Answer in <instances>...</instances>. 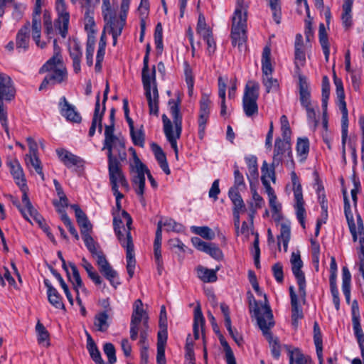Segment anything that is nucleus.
Masks as SVG:
<instances>
[{
    "label": "nucleus",
    "mask_w": 364,
    "mask_h": 364,
    "mask_svg": "<svg viewBox=\"0 0 364 364\" xmlns=\"http://www.w3.org/2000/svg\"><path fill=\"white\" fill-rule=\"evenodd\" d=\"M193 231L194 233L201 236L206 240H213L215 237L214 232L208 227H193Z\"/></svg>",
    "instance_id": "nucleus-59"
},
{
    "label": "nucleus",
    "mask_w": 364,
    "mask_h": 364,
    "mask_svg": "<svg viewBox=\"0 0 364 364\" xmlns=\"http://www.w3.org/2000/svg\"><path fill=\"white\" fill-rule=\"evenodd\" d=\"M47 62L41 68L39 73H48L42 81L39 90L46 87L48 84H60L67 78V71L62 62H52L48 66Z\"/></svg>",
    "instance_id": "nucleus-5"
},
{
    "label": "nucleus",
    "mask_w": 364,
    "mask_h": 364,
    "mask_svg": "<svg viewBox=\"0 0 364 364\" xmlns=\"http://www.w3.org/2000/svg\"><path fill=\"white\" fill-rule=\"evenodd\" d=\"M319 41L322 47L326 60H328L330 50L327 33L323 23H320L318 30Z\"/></svg>",
    "instance_id": "nucleus-43"
},
{
    "label": "nucleus",
    "mask_w": 364,
    "mask_h": 364,
    "mask_svg": "<svg viewBox=\"0 0 364 364\" xmlns=\"http://www.w3.org/2000/svg\"><path fill=\"white\" fill-rule=\"evenodd\" d=\"M25 161L27 166H32L36 170V173L41 176V178L44 180L41 162L38 156H33L32 155L26 154Z\"/></svg>",
    "instance_id": "nucleus-48"
},
{
    "label": "nucleus",
    "mask_w": 364,
    "mask_h": 364,
    "mask_svg": "<svg viewBox=\"0 0 364 364\" xmlns=\"http://www.w3.org/2000/svg\"><path fill=\"white\" fill-rule=\"evenodd\" d=\"M292 325L296 328L298 320L303 318L302 309L299 305V300L291 301Z\"/></svg>",
    "instance_id": "nucleus-53"
},
{
    "label": "nucleus",
    "mask_w": 364,
    "mask_h": 364,
    "mask_svg": "<svg viewBox=\"0 0 364 364\" xmlns=\"http://www.w3.org/2000/svg\"><path fill=\"white\" fill-rule=\"evenodd\" d=\"M247 299L250 311L251 314H253L252 316L256 318L259 327L266 328L264 323L273 319L272 311L269 305L266 295L264 294V303L263 304H261L260 306L251 291L247 292Z\"/></svg>",
    "instance_id": "nucleus-6"
},
{
    "label": "nucleus",
    "mask_w": 364,
    "mask_h": 364,
    "mask_svg": "<svg viewBox=\"0 0 364 364\" xmlns=\"http://www.w3.org/2000/svg\"><path fill=\"white\" fill-rule=\"evenodd\" d=\"M95 36H90L87 37L86 43V60L88 66L93 64V54L95 51Z\"/></svg>",
    "instance_id": "nucleus-52"
},
{
    "label": "nucleus",
    "mask_w": 364,
    "mask_h": 364,
    "mask_svg": "<svg viewBox=\"0 0 364 364\" xmlns=\"http://www.w3.org/2000/svg\"><path fill=\"white\" fill-rule=\"evenodd\" d=\"M112 214L114 215L113 227L114 232L121 245H124L127 242V232L128 229L127 230H125L122 219L118 218L114 212H113Z\"/></svg>",
    "instance_id": "nucleus-34"
},
{
    "label": "nucleus",
    "mask_w": 364,
    "mask_h": 364,
    "mask_svg": "<svg viewBox=\"0 0 364 364\" xmlns=\"http://www.w3.org/2000/svg\"><path fill=\"white\" fill-rule=\"evenodd\" d=\"M41 13V1L36 0L32 19V36L36 44L38 47L44 48L46 46V43L41 42L40 41L41 32V22L40 18Z\"/></svg>",
    "instance_id": "nucleus-14"
},
{
    "label": "nucleus",
    "mask_w": 364,
    "mask_h": 364,
    "mask_svg": "<svg viewBox=\"0 0 364 364\" xmlns=\"http://www.w3.org/2000/svg\"><path fill=\"white\" fill-rule=\"evenodd\" d=\"M245 161L247 164L249 175L247 178L251 182L252 179H257L259 176L257 160L255 156L251 155L245 157Z\"/></svg>",
    "instance_id": "nucleus-41"
},
{
    "label": "nucleus",
    "mask_w": 364,
    "mask_h": 364,
    "mask_svg": "<svg viewBox=\"0 0 364 364\" xmlns=\"http://www.w3.org/2000/svg\"><path fill=\"white\" fill-rule=\"evenodd\" d=\"M60 114L65 117L68 121L74 123H80L82 117L80 113L75 110V106L70 105L65 97H62L59 102Z\"/></svg>",
    "instance_id": "nucleus-21"
},
{
    "label": "nucleus",
    "mask_w": 364,
    "mask_h": 364,
    "mask_svg": "<svg viewBox=\"0 0 364 364\" xmlns=\"http://www.w3.org/2000/svg\"><path fill=\"white\" fill-rule=\"evenodd\" d=\"M104 19L107 21L106 26L109 28V33H113L114 32L115 36H120L125 23L120 20L115 15L110 14L108 17L107 14L104 13Z\"/></svg>",
    "instance_id": "nucleus-31"
},
{
    "label": "nucleus",
    "mask_w": 364,
    "mask_h": 364,
    "mask_svg": "<svg viewBox=\"0 0 364 364\" xmlns=\"http://www.w3.org/2000/svg\"><path fill=\"white\" fill-rule=\"evenodd\" d=\"M43 26L45 33L48 39H51L55 33V28L53 26L51 18L49 14L45 13L43 14Z\"/></svg>",
    "instance_id": "nucleus-60"
},
{
    "label": "nucleus",
    "mask_w": 364,
    "mask_h": 364,
    "mask_svg": "<svg viewBox=\"0 0 364 364\" xmlns=\"http://www.w3.org/2000/svg\"><path fill=\"white\" fill-rule=\"evenodd\" d=\"M234 185L229 190L242 191L245 188V183L242 173L240 171L239 166L237 163L234 166Z\"/></svg>",
    "instance_id": "nucleus-45"
},
{
    "label": "nucleus",
    "mask_w": 364,
    "mask_h": 364,
    "mask_svg": "<svg viewBox=\"0 0 364 364\" xmlns=\"http://www.w3.org/2000/svg\"><path fill=\"white\" fill-rule=\"evenodd\" d=\"M56 153L60 161L68 168H71L72 166H75L77 169L83 168L85 161L80 156L63 149H57Z\"/></svg>",
    "instance_id": "nucleus-20"
},
{
    "label": "nucleus",
    "mask_w": 364,
    "mask_h": 364,
    "mask_svg": "<svg viewBox=\"0 0 364 364\" xmlns=\"http://www.w3.org/2000/svg\"><path fill=\"white\" fill-rule=\"evenodd\" d=\"M103 350L108 359L107 364H114L117 361V357L114 345L111 343H105Z\"/></svg>",
    "instance_id": "nucleus-58"
},
{
    "label": "nucleus",
    "mask_w": 364,
    "mask_h": 364,
    "mask_svg": "<svg viewBox=\"0 0 364 364\" xmlns=\"http://www.w3.org/2000/svg\"><path fill=\"white\" fill-rule=\"evenodd\" d=\"M130 136L132 137L133 144L135 146H138L140 147L144 146L145 134L143 130L142 125L141 128L137 131H135L134 129L130 131Z\"/></svg>",
    "instance_id": "nucleus-55"
},
{
    "label": "nucleus",
    "mask_w": 364,
    "mask_h": 364,
    "mask_svg": "<svg viewBox=\"0 0 364 364\" xmlns=\"http://www.w3.org/2000/svg\"><path fill=\"white\" fill-rule=\"evenodd\" d=\"M291 270L296 279L299 286V293L301 299L304 301L306 296V279L301 267L303 262L299 253L292 252L291 256Z\"/></svg>",
    "instance_id": "nucleus-10"
},
{
    "label": "nucleus",
    "mask_w": 364,
    "mask_h": 364,
    "mask_svg": "<svg viewBox=\"0 0 364 364\" xmlns=\"http://www.w3.org/2000/svg\"><path fill=\"white\" fill-rule=\"evenodd\" d=\"M225 90L226 84L223 81L222 77L218 79V95L221 98V111L220 114L225 115L226 114V105H225Z\"/></svg>",
    "instance_id": "nucleus-57"
},
{
    "label": "nucleus",
    "mask_w": 364,
    "mask_h": 364,
    "mask_svg": "<svg viewBox=\"0 0 364 364\" xmlns=\"http://www.w3.org/2000/svg\"><path fill=\"white\" fill-rule=\"evenodd\" d=\"M44 284L48 289V299L50 304L56 309H65V306L63 303L62 297L57 289L52 286L48 279L44 280Z\"/></svg>",
    "instance_id": "nucleus-28"
},
{
    "label": "nucleus",
    "mask_w": 364,
    "mask_h": 364,
    "mask_svg": "<svg viewBox=\"0 0 364 364\" xmlns=\"http://www.w3.org/2000/svg\"><path fill=\"white\" fill-rule=\"evenodd\" d=\"M259 85L255 81H249L245 88L242 97V107L245 115L253 117L258 113L257 101L259 97Z\"/></svg>",
    "instance_id": "nucleus-7"
},
{
    "label": "nucleus",
    "mask_w": 364,
    "mask_h": 364,
    "mask_svg": "<svg viewBox=\"0 0 364 364\" xmlns=\"http://www.w3.org/2000/svg\"><path fill=\"white\" fill-rule=\"evenodd\" d=\"M163 226L166 228L167 231L179 232L183 230V225L171 218H166L164 222L162 221Z\"/></svg>",
    "instance_id": "nucleus-64"
},
{
    "label": "nucleus",
    "mask_w": 364,
    "mask_h": 364,
    "mask_svg": "<svg viewBox=\"0 0 364 364\" xmlns=\"http://www.w3.org/2000/svg\"><path fill=\"white\" fill-rule=\"evenodd\" d=\"M218 270L217 268L215 270L210 269L203 267H198L197 269V273L198 277L204 282H214L217 280L218 277L216 272Z\"/></svg>",
    "instance_id": "nucleus-39"
},
{
    "label": "nucleus",
    "mask_w": 364,
    "mask_h": 364,
    "mask_svg": "<svg viewBox=\"0 0 364 364\" xmlns=\"http://www.w3.org/2000/svg\"><path fill=\"white\" fill-rule=\"evenodd\" d=\"M141 80L145 90V95L148 100L150 114H159V92L156 86V67L154 65L151 72L142 69Z\"/></svg>",
    "instance_id": "nucleus-3"
},
{
    "label": "nucleus",
    "mask_w": 364,
    "mask_h": 364,
    "mask_svg": "<svg viewBox=\"0 0 364 364\" xmlns=\"http://www.w3.org/2000/svg\"><path fill=\"white\" fill-rule=\"evenodd\" d=\"M136 172V175L132 178V183L135 186H137L136 188V193L137 195L141 196V201L144 202V193L145 188V171L144 168H136L134 169Z\"/></svg>",
    "instance_id": "nucleus-33"
},
{
    "label": "nucleus",
    "mask_w": 364,
    "mask_h": 364,
    "mask_svg": "<svg viewBox=\"0 0 364 364\" xmlns=\"http://www.w3.org/2000/svg\"><path fill=\"white\" fill-rule=\"evenodd\" d=\"M114 124H109L106 125L105 127V141H104V146L102 149H107L110 151V149L112 146H110V144L113 142L116 139H119V137H117L114 134Z\"/></svg>",
    "instance_id": "nucleus-49"
},
{
    "label": "nucleus",
    "mask_w": 364,
    "mask_h": 364,
    "mask_svg": "<svg viewBox=\"0 0 364 364\" xmlns=\"http://www.w3.org/2000/svg\"><path fill=\"white\" fill-rule=\"evenodd\" d=\"M333 81L336 87V95L339 100V107L342 113L341 119V132H342V157L344 164H346V144L348 138V109L346 108V103L345 102V94L343 86V82L341 78L336 77V74L333 75Z\"/></svg>",
    "instance_id": "nucleus-4"
},
{
    "label": "nucleus",
    "mask_w": 364,
    "mask_h": 364,
    "mask_svg": "<svg viewBox=\"0 0 364 364\" xmlns=\"http://www.w3.org/2000/svg\"><path fill=\"white\" fill-rule=\"evenodd\" d=\"M50 272L53 274V275L58 280L61 287L64 290V292H65V294L66 295V297H67L68 300L69 301L70 304L73 305V296L71 295V293L69 291L68 285L65 284V282L63 280V277H61V275L54 268L50 267Z\"/></svg>",
    "instance_id": "nucleus-56"
},
{
    "label": "nucleus",
    "mask_w": 364,
    "mask_h": 364,
    "mask_svg": "<svg viewBox=\"0 0 364 364\" xmlns=\"http://www.w3.org/2000/svg\"><path fill=\"white\" fill-rule=\"evenodd\" d=\"M68 265L72 270V276L70 274H68V277L70 282H72L74 289H75L76 291H77V289H79V288L85 290V289L83 286V283L77 267L73 262H69Z\"/></svg>",
    "instance_id": "nucleus-38"
},
{
    "label": "nucleus",
    "mask_w": 364,
    "mask_h": 364,
    "mask_svg": "<svg viewBox=\"0 0 364 364\" xmlns=\"http://www.w3.org/2000/svg\"><path fill=\"white\" fill-rule=\"evenodd\" d=\"M192 242L198 250L208 254L215 259H221L223 257L222 251L215 243L205 242L198 237H193Z\"/></svg>",
    "instance_id": "nucleus-18"
},
{
    "label": "nucleus",
    "mask_w": 364,
    "mask_h": 364,
    "mask_svg": "<svg viewBox=\"0 0 364 364\" xmlns=\"http://www.w3.org/2000/svg\"><path fill=\"white\" fill-rule=\"evenodd\" d=\"M228 196L234 205L233 211H245V203L238 191L229 190Z\"/></svg>",
    "instance_id": "nucleus-40"
},
{
    "label": "nucleus",
    "mask_w": 364,
    "mask_h": 364,
    "mask_svg": "<svg viewBox=\"0 0 364 364\" xmlns=\"http://www.w3.org/2000/svg\"><path fill=\"white\" fill-rule=\"evenodd\" d=\"M285 159L291 160L290 141L277 138L274 144L272 166H278Z\"/></svg>",
    "instance_id": "nucleus-11"
},
{
    "label": "nucleus",
    "mask_w": 364,
    "mask_h": 364,
    "mask_svg": "<svg viewBox=\"0 0 364 364\" xmlns=\"http://www.w3.org/2000/svg\"><path fill=\"white\" fill-rule=\"evenodd\" d=\"M86 335L87 349L90 353L91 358L96 364H102L104 363V360L102 358L101 353L95 342L87 332L86 333Z\"/></svg>",
    "instance_id": "nucleus-36"
},
{
    "label": "nucleus",
    "mask_w": 364,
    "mask_h": 364,
    "mask_svg": "<svg viewBox=\"0 0 364 364\" xmlns=\"http://www.w3.org/2000/svg\"><path fill=\"white\" fill-rule=\"evenodd\" d=\"M352 323L354 333L363 332L360 322V311L358 301L354 300L352 303Z\"/></svg>",
    "instance_id": "nucleus-44"
},
{
    "label": "nucleus",
    "mask_w": 364,
    "mask_h": 364,
    "mask_svg": "<svg viewBox=\"0 0 364 364\" xmlns=\"http://www.w3.org/2000/svg\"><path fill=\"white\" fill-rule=\"evenodd\" d=\"M108 172L112 192L119 191V184L126 190L129 189V183L122 171V163L112 159L111 154L108 160Z\"/></svg>",
    "instance_id": "nucleus-9"
},
{
    "label": "nucleus",
    "mask_w": 364,
    "mask_h": 364,
    "mask_svg": "<svg viewBox=\"0 0 364 364\" xmlns=\"http://www.w3.org/2000/svg\"><path fill=\"white\" fill-rule=\"evenodd\" d=\"M97 264L99 267L100 272L104 275V277L109 281L112 286L114 288L119 284V282H115V278L117 277V272L112 269L105 256L100 257L99 259L96 260Z\"/></svg>",
    "instance_id": "nucleus-22"
},
{
    "label": "nucleus",
    "mask_w": 364,
    "mask_h": 364,
    "mask_svg": "<svg viewBox=\"0 0 364 364\" xmlns=\"http://www.w3.org/2000/svg\"><path fill=\"white\" fill-rule=\"evenodd\" d=\"M131 318H144V326H146V323L149 321V316L146 312L143 309L141 300L137 299L135 301Z\"/></svg>",
    "instance_id": "nucleus-47"
},
{
    "label": "nucleus",
    "mask_w": 364,
    "mask_h": 364,
    "mask_svg": "<svg viewBox=\"0 0 364 364\" xmlns=\"http://www.w3.org/2000/svg\"><path fill=\"white\" fill-rule=\"evenodd\" d=\"M56 10L58 14V18L55 21V27L59 31L61 36L65 38L68 30L70 15L66 11L64 0H56Z\"/></svg>",
    "instance_id": "nucleus-12"
},
{
    "label": "nucleus",
    "mask_w": 364,
    "mask_h": 364,
    "mask_svg": "<svg viewBox=\"0 0 364 364\" xmlns=\"http://www.w3.org/2000/svg\"><path fill=\"white\" fill-rule=\"evenodd\" d=\"M122 217L125 220L127 228H128L126 244L122 246L126 249L127 269L129 278H132L134 276V269L136 267L134 243L130 232V230H132V219L130 215L124 210H122Z\"/></svg>",
    "instance_id": "nucleus-8"
},
{
    "label": "nucleus",
    "mask_w": 364,
    "mask_h": 364,
    "mask_svg": "<svg viewBox=\"0 0 364 364\" xmlns=\"http://www.w3.org/2000/svg\"><path fill=\"white\" fill-rule=\"evenodd\" d=\"M108 318L109 316L108 314H107V311L100 312L95 315L94 325L97 328L99 331H107L109 326Z\"/></svg>",
    "instance_id": "nucleus-42"
},
{
    "label": "nucleus",
    "mask_w": 364,
    "mask_h": 364,
    "mask_svg": "<svg viewBox=\"0 0 364 364\" xmlns=\"http://www.w3.org/2000/svg\"><path fill=\"white\" fill-rule=\"evenodd\" d=\"M247 6L245 0H237L236 8L232 19L231 38L233 46L240 48L246 42Z\"/></svg>",
    "instance_id": "nucleus-2"
},
{
    "label": "nucleus",
    "mask_w": 364,
    "mask_h": 364,
    "mask_svg": "<svg viewBox=\"0 0 364 364\" xmlns=\"http://www.w3.org/2000/svg\"><path fill=\"white\" fill-rule=\"evenodd\" d=\"M291 230L290 225L287 223H282L280 228V235L278 236V245H280V241L282 240L285 252L287 251L288 243L290 240Z\"/></svg>",
    "instance_id": "nucleus-46"
},
{
    "label": "nucleus",
    "mask_w": 364,
    "mask_h": 364,
    "mask_svg": "<svg viewBox=\"0 0 364 364\" xmlns=\"http://www.w3.org/2000/svg\"><path fill=\"white\" fill-rule=\"evenodd\" d=\"M16 94V90L11 77L0 73V102L12 100Z\"/></svg>",
    "instance_id": "nucleus-17"
},
{
    "label": "nucleus",
    "mask_w": 364,
    "mask_h": 364,
    "mask_svg": "<svg viewBox=\"0 0 364 364\" xmlns=\"http://www.w3.org/2000/svg\"><path fill=\"white\" fill-rule=\"evenodd\" d=\"M264 325L266 328L263 327H259V328L269 343L273 356L278 359L280 356V346L279 344V341L277 338H274L269 331L270 328L274 325V318L265 322Z\"/></svg>",
    "instance_id": "nucleus-24"
},
{
    "label": "nucleus",
    "mask_w": 364,
    "mask_h": 364,
    "mask_svg": "<svg viewBox=\"0 0 364 364\" xmlns=\"http://www.w3.org/2000/svg\"><path fill=\"white\" fill-rule=\"evenodd\" d=\"M313 364L311 358L296 348L289 351V364Z\"/></svg>",
    "instance_id": "nucleus-37"
},
{
    "label": "nucleus",
    "mask_w": 364,
    "mask_h": 364,
    "mask_svg": "<svg viewBox=\"0 0 364 364\" xmlns=\"http://www.w3.org/2000/svg\"><path fill=\"white\" fill-rule=\"evenodd\" d=\"M112 148L107 150V158L109 160V154H111L112 159L120 163L126 161L127 152L125 149V144L123 138L116 139L113 142L110 144Z\"/></svg>",
    "instance_id": "nucleus-23"
},
{
    "label": "nucleus",
    "mask_w": 364,
    "mask_h": 364,
    "mask_svg": "<svg viewBox=\"0 0 364 364\" xmlns=\"http://www.w3.org/2000/svg\"><path fill=\"white\" fill-rule=\"evenodd\" d=\"M269 4L272 11L274 21L277 23H279L282 15L280 0H269Z\"/></svg>",
    "instance_id": "nucleus-62"
},
{
    "label": "nucleus",
    "mask_w": 364,
    "mask_h": 364,
    "mask_svg": "<svg viewBox=\"0 0 364 364\" xmlns=\"http://www.w3.org/2000/svg\"><path fill=\"white\" fill-rule=\"evenodd\" d=\"M22 203L26 208V213L29 214L31 218L38 225L39 227L43 225L45 223V220L41 215L35 209L32 205L28 194L22 195Z\"/></svg>",
    "instance_id": "nucleus-32"
},
{
    "label": "nucleus",
    "mask_w": 364,
    "mask_h": 364,
    "mask_svg": "<svg viewBox=\"0 0 364 364\" xmlns=\"http://www.w3.org/2000/svg\"><path fill=\"white\" fill-rule=\"evenodd\" d=\"M144 327V318H131L130 321V338L136 341L138 338V333Z\"/></svg>",
    "instance_id": "nucleus-50"
},
{
    "label": "nucleus",
    "mask_w": 364,
    "mask_h": 364,
    "mask_svg": "<svg viewBox=\"0 0 364 364\" xmlns=\"http://www.w3.org/2000/svg\"><path fill=\"white\" fill-rule=\"evenodd\" d=\"M276 167L277 166H272V163L271 164L270 167H269L268 164L264 161L261 168V178H264L265 181H269L268 179L269 178L274 183L276 182V176L274 171Z\"/></svg>",
    "instance_id": "nucleus-54"
},
{
    "label": "nucleus",
    "mask_w": 364,
    "mask_h": 364,
    "mask_svg": "<svg viewBox=\"0 0 364 364\" xmlns=\"http://www.w3.org/2000/svg\"><path fill=\"white\" fill-rule=\"evenodd\" d=\"M205 318L203 315L201 308L200 304H198L194 309V318H193V325L197 327H200L201 333L203 336V339H205V333H204V326H205Z\"/></svg>",
    "instance_id": "nucleus-51"
},
{
    "label": "nucleus",
    "mask_w": 364,
    "mask_h": 364,
    "mask_svg": "<svg viewBox=\"0 0 364 364\" xmlns=\"http://www.w3.org/2000/svg\"><path fill=\"white\" fill-rule=\"evenodd\" d=\"M162 220L159 221L154 242V256L157 272L161 275L164 271V261L161 255Z\"/></svg>",
    "instance_id": "nucleus-15"
},
{
    "label": "nucleus",
    "mask_w": 364,
    "mask_h": 364,
    "mask_svg": "<svg viewBox=\"0 0 364 364\" xmlns=\"http://www.w3.org/2000/svg\"><path fill=\"white\" fill-rule=\"evenodd\" d=\"M353 0H344L342 6L343 13L341 15V20L343 26L346 29L350 28L353 25L352 19V7Z\"/></svg>",
    "instance_id": "nucleus-35"
},
{
    "label": "nucleus",
    "mask_w": 364,
    "mask_h": 364,
    "mask_svg": "<svg viewBox=\"0 0 364 364\" xmlns=\"http://www.w3.org/2000/svg\"><path fill=\"white\" fill-rule=\"evenodd\" d=\"M299 100L303 107L311 106V92L306 77L299 75Z\"/></svg>",
    "instance_id": "nucleus-25"
},
{
    "label": "nucleus",
    "mask_w": 364,
    "mask_h": 364,
    "mask_svg": "<svg viewBox=\"0 0 364 364\" xmlns=\"http://www.w3.org/2000/svg\"><path fill=\"white\" fill-rule=\"evenodd\" d=\"M90 232L91 231H87L81 233V235L82 236V239L87 250L92 254V257H95L97 260L99 259L100 257H104L105 255L102 250L100 249L99 244L96 242L90 235Z\"/></svg>",
    "instance_id": "nucleus-27"
},
{
    "label": "nucleus",
    "mask_w": 364,
    "mask_h": 364,
    "mask_svg": "<svg viewBox=\"0 0 364 364\" xmlns=\"http://www.w3.org/2000/svg\"><path fill=\"white\" fill-rule=\"evenodd\" d=\"M100 93L98 92L96 97V103L95 106V110H94V114L92 120L91 127L89 130V136H93L96 127L97 126L98 127V132L102 133V118L105 112V105L102 106V109H100Z\"/></svg>",
    "instance_id": "nucleus-19"
},
{
    "label": "nucleus",
    "mask_w": 364,
    "mask_h": 364,
    "mask_svg": "<svg viewBox=\"0 0 364 364\" xmlns=\"http://www.w3.org/2000/svg\"><path fill=\"white\" fill-rule=\"evenodd\" d=\"M70 208L75 211L77 223L80 228V232L83 233L91 231L92 225L80 206L77 204H73L70 205Z\"/></svg>",
    "instance_id": "nucleus-26"
},
{
    "label": "nucleus",
    "mask_w": 364,
    "mask_h": 364,
    "mask_svg": "<svg viewBox=\"0 0 364 364\" xmlns=\"http://www.w3.org/2000/svg\"><path fill=\"white\" fill-rule=\"evenodd\" d=\"M281 130L282 134V139L290 141L291 139V129L289 127V120L286 115H282L280 118Z\"/></svg>",
    "instance_id": "nucleus-61"
},
{
    "label": "nucleus",
    "mask_w": 364,
    "mask_h": 364,
    "mask_svg": "<svg viewBox=\"0 0 364 364\" xmlns=\"http://www.w3.org/2000/svg\"><path fill=\"white\" fill-rule=\"evenodd\" d=\"M30 23L27 22L18 32L16 35V44L18 50L23 49L24 51L28 48L30 40Z\"/></svg>",
    "instance_id": "nucleus-29"
},
{
    "label": "nucleus",
    "mask_w": 364,
    "mask_h": 364,
    "mask_svg": "<svg viewBox=\"0 0 364 364\" xmlns=\"http://www.w3.org/2000/svg\"><path fill=\"white\" fill-rule=\"evenodd\" d=\"M70 55L73 60L74 71L78 73L80 71V61L82 56L81 46L77 40H74L69 48Z\"/></svg>",
    "instance_id": "nucleus-30"
},
{
    "label": "nucleus",
    "mask_w": 364,
    "mask_h": 364,
    "mask_svg": "<svg viewBox=\"0 0 364 364\" xmlns=\"http://www.w3.org/2000/svg\"><path fill=\"white\" fill-rule=\"evenodd\" d=\"M36 331L38 335V341L39 343L48 340L49 333L40 321H38L36 323Z\"/></svg>",
    "instance_id": "nucleus-63"
},
{
    "label": "nucleus",
    "mask_w": 364,
    "mask_h": 364,
    "mask_svg": "<svg viewBox=\"0 0 364 364\" xmlns=\"http://www.w3.org/2000/svg\"><path fill=\"white\" fill-rule=\"evenodd\" d=\"M211 101L209 96L206 94H203L200 100V112L198 117V136L203 139L205 136V125L209 118L210 107Z\"/></svg>",
    "instance_id": "nucleus-13"
},
{
    "label": "nucleus",
    "mask_w": 364,
    "mask_h": 364,
    "mask_svg": "<svg viewBox=\"0 0 364 364\" xmlns=\"http://www.w3.org/2000/svg\"><path fill=\"white\" fill-rule=\"evenodd\" d=\"M10 168V172L18 187L20 188L23 194H28V186L23 173V168L17 159H14L7 163Z\"/></svg>",
    "instance_id": "nucleus-16"
},
{
    "label": "nucleus",
    "mask_w": 364,
    "mask_h": 364,
    "mask_svg": "<svg viewBox=\"0 0 364 364\" xmlns=\"http://www.w3.org/2000/svg\"><path fill=\"white\" fill-rule=\"evenodd\" d=\"M180 103L181 100L179 99L177 102H175L173 100H170L168 102L169 105L173 104L170 108V112L173 118V123L165 114L162 115L164 132L167 140L171 144V146L175 152L176 158H178V154L177 139L181 137L182 132V116L180 114Z\"/></svg>",
    "instance_id": "nucleus-1"
}]
</instances>
